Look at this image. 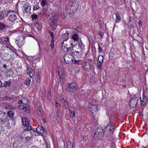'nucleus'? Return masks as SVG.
<instances>
[{"label": "nucleus", "mask_w": 148, "mask_h": 148, "mask_svg": "<svg viewBox=\"0 0 148 148\" xmlns=\"http://www.w3.org/2000/svg\"><path fill=\"white\" fill-rule=\"evenodd\" d=\"M77 3L75 1H71L66 5L65 8L67 12L72 14L77 9Z\"/></svg>", "instance_id": "1"}, {"label": "nucleus", "mask_w": 148, "mask_h": 148, "mask_svg": "<svg viewBox=\"0 0 148 148\" xmlns=\"http://www.w3.org/2000/svg\"><path fill=\"white\" fill-rule=\"evenodd\" d=\"M75 43V44L73 45V44L72 43H71L70 45L73 46V49L75 50L76 53H83L84 49V45L82 42V41H81Z\"/></svg>", "instance_id": "2"}, {"label": "nucleus", "mask_w": 148, "mask_h": 148, "mask_svg": "<svg viewBox=\"0 0 148 148\" xmlns=\"http://www.w3.org/2000/svg\"><path fill=\"white\" fill-rule=\"evenodd\" d=\"M88 107L89 109L92 113L97 111L99 109V107L97 105L96 102L95 100H93L91 103H89Z\"/></svg>", "instance_id": "3"}, {"label": "nucleus", "mask_w": 148, "mask_h": 148, "mask_svg": "<svg viewBox=\"0 0 148 148\" xmlns=\"http://www.w3.org/2000/svg\"><path fill=\"white\" fill-rule=\"evenodd\" d=\"M114 128L113 124L110 123L106 126L104 131V134H106L109 135L111 134Z\"/></svg>", "instance_id": "4"}, {"label": "nucleus", "mask_w": 148, "mask_h": 148, "mask_svg": "<svg viewBox=\"0 0 148 148\" xmlns=\"http://www.w3.org/2000/svg\"><path fill=\"white\" fill-rule=\"evenodd\" d=\"M22 123L25 126L24 129L26 130H30L32 129L31 127L29 126L30 122L28 119L25 118H22Z\"/></svg>", "instance_id": "5"}, {"label": "nucleus", "mask_w": 148, "mask_h": 148, "mask_svg": "<svg viewBox=\"0 0 148 148\" xmlns=\"http://www.w3.org/2000/svg\"><path fill=\"white\" fill-rule=\"evenodd\" d=\"M68 86L69 90L71 91L75 92L78 89L77 85L75 82H72L69 84Z\"/></svg>", "instance_id": "6"}, {"label": "nucleus", "mask_w": 148, "mask_h": 148, "mask_svg": "<svg viewBox=\"0 0 148 148\" xmlns=\"http://www.w3.org/2000/svg\"><path fill=\"white\" fill-rule=\"evenodd\" d=\"M104 134V131L103 132L102 129H98L95 133V137L97 138L98 140H100Z\"/></svg>", "instance_id": "7"}, {"label": "nucleus", "mask_w": 148, "mask_h": 148, "mask_svg": "<svg viewBox=\"0 0 148 148\" xmlns=\"http://www.w3.org/2000/svg\"><path fill=\"white\" fill-rule=\"evenodd\" d=\"M58 18V16L54 14H53L49 16V20L53 23L52 26L53 27L54 29L57 27V25L55 23V21Z\"/></svg>", "instance_id": "8"}, {"label": "nucleus", "mask_w": 148, "mask_h": 148, "mask_svg": "<svg viewBox=\"0 0 148 148\" xmlns=\"http://www.w3.org/2000/svg\"><path fill=\"white\" fill-rule=\"evenodd\" d=\"M138 101V98L135 96L132 98L129 103V105L130 108H134L137 105Z\"/></svg>", "instance_id": "9"}, {"label": "nucleus", "mask_w": 148, "mask_h": 148, "mask_svg": "<svg viewBox=\"0 0 148 148\" xmlns=\"http://www.w3.org/2000/svg\"><path fill=\"white\" fill-rule=\"evenodd\" d=\"M73 58V56L71 54H66L64 56V60L66 63H70L72 60Z\"/></svg>", "instance_id": "10"}, {"label": "nucleus", "mask_w": 148, "mask_h": 148, "mask_svg": "<svg viewBox=\"0 0 148 148\" xmlns=\"http://www.w3.org/2000/svg\"><path fill=\"white\" fill-rule=\"evenodd\" d=\"M10 14L9 16V20L12 22H14L17 18V16L16 15V14L13 11H10L8 12Z\"/></svg>", "instance_id": "11"}, {"label": "nucleus", "mask_w": 148, "mask_h": 148, "mask_svg": "<svg viewBox=\"0 0 148 148\" xmlns=\"http://www.w3.org/2000/svg\"><path fill=\"white\" fill-rule=\"evenodd\" d=\"M66 42L63 41L61 47V50L65 52H68L71 49V48L69 47L68 44Z\"/></svg>", "instance_id": "12"}, {"label": "nucleus", "mask_w": 148, "mask_h": 148, "mask_svg": "<svg viewBox=\"0 0 148 148\" xmlns=\"http://www.w3.org/2000/svg\"><path fill=\"white\" fill-rule=\"evenodd\" d=\"M63 33L62 34V39L63 40V41H64V42H66L67 40L69 39V32L67 31V30L66 29H63Z\"/></svg>", "instance_id": "13"}, {"label": "nucleus", "mask_w": 148, "mask_h": 148, "mask_svg": "<svg viewBox=\"0 0 148 148\" xmlns=\"http://www.w3.org/2000/svg\"><path fill=\"white\" fill-rule=\"evenodd\" d=\"M71 38L73 40L75 43L81 41V37L78 33H74L71 37Z\"/></svg>", "instance_id": "14"}, {"label": "nucleus", "mask_w": 148, "mask_h": 148, "mask_svg": "<svg viewBox=\"0 0 148 148\" xmlns=\"http://www.w3.org/2000/svg\"><path fill=\"white\" fill-rule=\"evenodd\" d=\"M23 10L26 12H29L31 10L30 5L28 2H26L23 5Z\"/></svg>", "instance_id": "15"}, {"label": "nucleus", "mask_w": 148, "mask_h": 148, "mask_svg": "<svg viewBox=\"0 0 148 148\" xmlns=\"http://www.w3.org/2000/svg\"><path fill=\"white\" fill-rule=\"evenodd\" d=\"M82 67L84 70L86 71H89L91 68L90 64L86 62H84L83 63Z\"/></svg>", "instance_id": "16"}, {"label": "nucleus", "mask_w": 148, "mask_h": 148, "mask_svg": "<svg viewBox=\"0 0 148 148\" xmlns=\"http://www.w3.org/2000/svg\"><path fill=\"white\" fill-rule=\"evenodd\" d=\"M19 108L22 109L25 112L28 113L29 112L30 107L28 104H25L23 105L19 106Z\"/></svg>", "instance_id": "17"}, {"label": "nucleus", "mask_w": 148, "mask_h": 148, "mask_svg": "<svg viewBox=\"0 0 148 148\" xmlns=\"http://www.w3.org/2000/svg\"><path fill=\"white\" fill-rule=\"evenodd\" d=\"M60 99L61 102L63 103L64 107L65 108H68L69 105L67 100L64 99L62 97H60Z\"/></svg>", "instance_id": "18"}, {"label": "nucleus", "mask_w": 148, "mask_h": 148, "mask_svg": "<svg viewBox=\"0 0 148 148\" xmlns=\"http://www.w3.org/2000/svg\"><path fill=\"white\" fill-rule=\"evenodd\" d=\"M24 27L22 26L17 29V33L20 36H22L23 38L24 37L25 35H23Z\"/></svg>", "instance_id": "19"}, {"label": "nucleus", "mask_w": 148, "mask_h": 148, "mask_svg": "<svg viewBox=\"0 0 148 148\" xmlns=\"http://www.w3.org/2000/svg\"><path fill=\"white\" fill-rule=\"evenodd\" d=\"M147 99L146 97L144 95L142 96V99H140L141 105L142 106H143L147 102Z\"/></svg>", "instance_id": "20"}, {"label": "nucleus", "mask_w": 148, "mask_h": 148, "mask_svg": "<svg viewBox=\"0 0 148 148\" xmlns=\"http://www.w3.org/2000/svg\"><path fill=\"white\" fill-rule=\"evenodd\" d=\"M5 114L2 111H0V121L1 122L5 121L6 116Z\"/></svg>", "instance_id": "21"}, {"label": "nucleus", "mask_w": 148, "mask_h": 148, "mask_svg": "<svg viewBox=\"0 0 148 148\" xmlns=\"http://www.w3.org/2000/svg\"><path fill=\"white\" fill-rule=\"evenodd\" d=\"M36 130L38 133H40L41 134H43L45 132V131H46V130H45L42 126H38L36 128Z\"/></svg>", "instance_id": "22"}, {"label": "nucleus", "mask_w": 148, "mask_h": 148, "mask_svg": "<svg viewBox=\"0 0 148 148\" xmlns=\"http://www.w3.org/2000/svg\"><path fill=\"white\" fill-rule=\"evenodd\" d=\"M69 109L71 117L72 118H75V111L73 108L72 107H71Z\"/></svg>", "instance_id": "23"}, {"label": "nucleus", "mask_w": 148, "mask_h": 148, "mask_svg": "<svg viewBox=\"0 0 148 148\" xmlns=\"http://www.w3.org/2000/svg\"><path fill=\"white\" fill-rule=\"evenodd\" d=\"M13 98L12 96L10 95L6 96L3 98V99L5 101H9L11 102L12 101V100Z\"/></svg>", "instance_id": "24"}, {"label": "nucleus", "mask_w": 148, "mask_h": 148, "mask_svg": "<svg viewBox=\"0 0 148 148\" xmlns=\"http://www.w3.org/2000/svg\"><path fill=\"white\" fill-rule=\"evenodd\" d=\"M10 81H5L3 84L2 87H9L10 86Z\"/></svg>", "instance_id": "25"}, {"label": "nucleus", "mask_w": 148, "mask_h": 148, "mask_svg": "<svg viewBox=\"0 0 148 148\" xmlns=\"http://www.w3.org/2000/svg\"><path fill=\"white\" fill-rule=\"evenodd\" d=\"M5 108L8 110H14L16 107L11 105H8L5 106Z\"/></svg>", "instance_id": "26"}, {"label": "nucleus", "mask_w": 148, "mask_h": 148, "mask_svg": "<svg viewBox=\"0 0 148 148\" xmlns=\"http://www.w3.org/2000/svg\"><path fill=\"white\" fill-rule=\"evenodd\" d=\"M115 15L116 16V22L118 23L120 21L121 18L120 15L117 13H116Z\"/></svg>", "instance_id": "27"}, {"label": "nucleus", "mask_w": 148, "mask_h": 148, "mask_svg": "<svg viewBox=\"0 0 148 148\" xmlns=\"http://www.w3.org/2000/svg\"><path fill=\"white\" fill-rule=\"evenodd\" d=\"M29 75L31 78H32L35 75V73L34 70L32 69L29 71Z\"/></svg>", "instance_id": "28"}, {"label": "nucleus", "mask_w": 148, "mask_h": 148, "mask_svg": "<svg viewBox=\"0 0 148 148\" xmlns=\"http://www.w3.org/2000/svg\"><path fill=\"white\" fill-rule=\"evenodd\" d=\"M5 27L6 26L5 25L2 23L0 22V31H1L4 29Z\"/></svg>", "instance_id": "29"}, {"label": "nucleus", "mask_w": 148, "mask_h": 148, "mask_svg": "<svg viewBox=\"0 0 148 148\" xmlns=\"http://www.w3.org/2000/svg\"><path fill=\"white\" fill-rule=\"evenodd\" d=\"M102 62L100 61H97V67L99 69V70H101L102 69Z\"/></svg>", "instance_id": "30"}, {"label": "nucleus", "mask_w": 148, "mask_h": 148, "mask_svg": "<svg viewBox=\"0 0 148 148\" xmlns=\"http://www.w3.org/2000/svg\"><path fill=\"white\" fill-rule=\"evenodd\" d=\"M17 147H21L22 145V144L21 141H15L13 143V145L14 146L15 145H17Z\"/></svg>", "instance_id": "31"}, {"label": "nucleus", "mask_w": 148, "mask_h": 148, "mask_svg": "<svg viewBox=\"0 0 148 148\" xmlns=\"http://www.w3.org/2000/svg\"><path fill=\"white\" fill-rule=\"evenodd\" d=\"M35 24V26L36 27V28L38 30H40L41 28V25L39 24L38 22L37 21Z\"/></svg>", "instance_id": "32"}, {"label": "nucleus", "mask_w": 148, "mask_h": 148, "mask_svg": "<svg viewBox=\"0 0 148 148\" xmlns=\"http://www.w3.org/2000/svg\"><path fill=\"white\" fill-rule=\"evenodd\" d=\"M40 4L42 7H43L47 5L48 3H47L45 0H43L41 1V3H40Z\"/></svg>", "instance_id": "33"}, {"label": "nucleus", "mask_w": 148, "mask_h": 148, "mask_svg": "<svg viewBox=\"0 0 148 148\" xmlns=\"http://www.w3.org/2000/svg\"><path fill=\"white\" fill-rule=\"evenodd\" d=\"M59 101V99L56 98L55 99V106L56 107L58 108V107H60V103L58 102V101Z\"/></svg>", "instance_id": "34"}, {"label": "nucleus", "mask_w": 148, "mask_h": 148, "mask_svg": "<svg viewBox=\"0 0 148 148\" xmlns=\"http://www.w3.org/2000/svg\"><path fill=\"white\" fill-rule=\"evenodd\" d=\"M71 62L73 63L77 64L79 62V60H76L73 57Z\"/></svg>", "instance_id": "35"}, {"label": "nucleus", "mask_w": 148, "mask_h": 148, "mask_svg": "<svg viewBox=\"0 0 148 148\" xmlns=\"http://www.w3.org/2000/svg\"><path fill=\"white\" fill-rule=\"evenodd\" d=\"M35 132L33 130H32V131L31 132H30V134H31V136H29V137H26L25 139L26 140H29L32 137V133H34Z\"/></svg>", "instance_id": "36"}, {"label": "nucleus", "mask_w": 148, "mask_h": 148, "mask_svg": "<svg viewBox=\"0 0 148 148\" xmlns=\"http://www.w3.org/2000/svg\"><path fill=\"white\" fill-rule=\"evenodd\" d=\"M31 79L29 78H27L25 81V84L27 85H29L31 82Z\"/></svg>", "instance_id": "37"}, {"label": "nucleus", "mask_w": 148, "mask_h": 148, "mask_svg": "<svg viewBox=\"0 0 148 148\" xmlns=\"http://www.w3.org/2000/svg\"><path fill=\"white\" fill-rule=\"evenodd\" d=\"M8 114L10 117H12L14 115V114L12 111H9L8 112Z\"/></svg>", "instance_id": "38"}, {"label": "nucleus", "mask_w": 148, "mask_h": 148, "mask_svg": "<svg viewBox=\"0 0 148 148\" xmlns=\"http://www.w3.org/2000/svg\"><path fill=\"white\" fill-rule=\"evenodd\" d=\"M90 81L92 83H94L96 81L95 78L94 77H92L90 79Z\"/></svg>", "instance_id": "39"}, {"label": "nucleus", "mask_w": 148, "mask_h": 148, "mask_svg": "<svg viewBox=\"0 0 148 148\" xmlns=\"http://www.w3.org/2000/svg\"><path fill=\"white\" fill-rule=\"evenodd\" d=\"M61 16L62 18H65L66 17L67 15L65 13L62 12L61 14Z\"/></svg>", "instance_id": "40"}, {"label": "nucleus", "mask_w": 148, "mask_h": 148, "mask_svg": "<svg viewBox=\"0 0 148 148\" xmlns=\"http://www.w3.org/2000/svg\"><path fill=\"white\" fill-rule=\"evenodd\" d=\"M39 8L38 7V4H36L33 7V10L34 11L36 10H38L39 9Z\"/></svg>", "instance_id": "41"}, {"label": "nucleus", "mask_w": 148, "mask_h": 148, "mask_svg": "<svg viewBox=\"0 0 148 148\" xmlns=\"http://www.w3.org/2000/svg\"><path fill=\"white\" fill-rule=\"evenodd\" d=\"M73 147V144L72 143L69 141L67 146V148H71Z\"/></svg>", "instance_id": "42"}, {"label": "nucleus", "mask_w": 148, "mask_h": 148, "mask_svg": "<svg viewBox=\"0 0 148 148\" xmlns=\"http://www.w3.org/2000/svg\"><path fill=\"white\" fill-rule=\"evenodd\" d=\"M103 60V56L101 55L99 56V57L97 61H100L102 62Z\"/></svg>", "instance_id": "43"}, {"label": "nucleus", "mask_w": 148, "mask_h": 148, "mask_svg": "<svg viewBox=\"0 0 148 148\" xmlns=\"http://www.w3.org/2000/svg\"><path fill=\"white\" fill-rule=\"evenodd\" d=\"M37 111L38 113L39 114H41L42 113V112L41 108L40 107H38L37 109Z\"/></svg>", "instance_id": "44"}, {"label": "nucleus", "mask_w": 148, "mask_h": 148, "mask_svg": "<svg viewBox=\"0 0 148 148\" xmlns=\"http://www.w3.org/2000/svg\"><path fill=\"white\" fill-rule=\"evenodd\" d=\"M23 103L26 104L28 102V100L26 98H22Z\"/></svg>", "instance_id": "45"}, {"label": "nucleus", "mask_w": 148, "mask_h": 148, "mask_svg": "<svg viewBox=\"0 0 148 148\" xmlns=\"http://www.w3.org/2000/svg\"><path fill=\"white\" fill-rule=\"evenodd\" d=\"M32 17L33 20L36 19L38 17L37 15L36 14L32 15Z\"/></svg>", "instance_id": "46"}, {"label": "nucleus", "mask_w": 148, "mask_h": 148, "mask_svg": "<svg viewBox=\"0 0 148 148\" xmlns=\"http://www.w3.org/2000/svg\"><path fill=\"white\" fill-rule=\"evenodd\" d=\"M80 71V69L79 67H77L75 68V73H78Z\"/></svg>", "instance_id": "47"}, {"label": "nucleus", "mask_w": 148, "mask_h": 148, "mask_svg": "<svg viewBox=\"0 0 148 148\" xmlns=\"http://www.w3.org/2000/svg\"><path fill=\"white\" fill-rule=\"evenodd\" d=\"M58 72L59 73V75L60 77L61 78H62V77H63V75H64L63 73L62 72H61L60 71H58Z\"/></svg>", "instance_id": "48"}, {"label": "nucleus", "mask_w": 148, "mask_h": 148, "mask_svg": "<svg viewBox=\"0 0 148 148\" xmlns=\"http://www.w3.org/2000/svg\"><path fill=\"white\" fill-rule=\"evenodd\" d=\"M98 45V51L99 53H100L101 52H102L103 51V50H102L101 49V46H100L99 44Z\"/></svg>", "instance_id": "49"}, {"label": "nucleus", "mask_w": 148, "mask_h": 148, "mask_svg": "<svg viewBox=\"0 0 148 148\" xmlns=\"http://www.w3.org/2000/svg\"><path fill=\"white\" fill-rule=\"evenodd\" d=\"M48 33L51 36V38H53L54 37V35L53 34V33L51 32L50 31H48Z\"/></svg>", "instance_id": "50"}, {"label": "nucleus", "mask_w": 148, "mask_h": 148, "mask_svg": "<svg viewBox=\"0 0 148 148\" xmlns=\"http://www.w3.org/2000/svg\"><path fill=\"white\" fill-rule=\"evenodd\" d=\"M4 17V14L3 13L0 12V19H2Z\"/></svg>", "instance_id": "51"}, {"label": "nucleus", "mask_w": 148, "mask_h": 148, "mask_svg": "<svg viewBox=\"0 0 148 148\" xmlns=\"http://www.w3.org/2000/svg\"><path fill=\"white\" fill-rule=\"evenodd\" d=\"M16 43L18 44V45L19 47L20 45L21 46L23 45L24 44V43L23 42L22 44H19L18 41H17L16 42Z\"/></svg>", "instance_id": "52"}, {"label": "nucleus", "mask_w": 148, "mask_h": 148, "mask_svg": "<svg viewBox=\"0 0 148 148\" xmlns=\"http://www.w3.org/2000/svg\"><path fill=\"white\" fill-rule=\"evenodd\" d=\"M18 103L19 104H21L23 103L22 98L21 99H19L18 100Z\"/></svg>", "instance_id": "53"}, {"label": "nucleus", "mask_w": 148, "mask_h": 148, "mask_svg": "<svg viewBox=\"0 0 148 148\" xmlns=\"http://www.w3.org/2000/svg\"><path fill=\"white\" fill-rule=\"evenodd\" d=\"M50 46L51 47V49H53L54 48V44H51L50 45Z\"/></svg>", "instance_id": "54"}, {"label": "nucleus", "mask_w": 148, "mask_h": 148, "mask_svg": "<svg viewBox=\"0 0 148 148\" xmlns=\"http://www.w3.org/2000/svg\"><path fill=\"white\" fill-rule=\"evenodd\" d=\"M98 34L102 37L103 36V33L101 32H100Z\"/></svg>", "instance_id": "55"}, {"label": "nucleus", "mask_w": 148, "mask_h": 148, "mask_svg": "<svg viewBox=\"0 0 148 148\" xmlns=\"http://www.w3.org/2000/svg\"><path fill=\"white\" fill-rule=\"evenodd\" d=\"M32 69L31 68L29 67L28 66L27 67V71H30V70H32Z\"/></svg>", "instance_id": "56"}, {"label": "nucleus", "mask_w": 148, "mask_h": 148, "mask_svg": "<svg viewBox=\"0 0 148 148\" xmlns=\"http://www.w3.org/2000/svg\"><path fill=\"white\" fill-rule=\"evenodd\" d=\"M4 40L6 42H8L9 41V38L8 37L5 38Z\"/></svg>", "instance_id": "57"}, {"label": "nucleus", "mask_w": 148, "mask_h": 148, "mask_svg": "<svg viewBox=\"0 0 148 148\" xmlns=\"http://www.w3.org/2000/svg\"><path fill=\"white\" fill-rule=\"evenodd\" d=\"M51 44H54V38H51Z\"/></svg>", "instance_id": "58"}, {"label": "nucleus", "mask_w": 148, "mask_h": 148, "mask_svg": "<svg viewBox=\"0 0 148 148\" xmlns=\"http://www.w3.org/2000/svg\"><path fill=\"white\" fill-rule=\"evenodd\" d=\"M60 113L59 111L57 110V116L59 118L60 117Z\"/></svg>", "instance_id": "59"}, {"label": "nucleus", "mask_w": 148, "mask_h": 148, "mask_svg": "<svg viewBox=\"0 0 148 148\" xmlns=\"http://www.w3.org/2000/svg\"><path fill=\"white\" fill-rule=\"evenodd\" d=\"M138 25L140 26H142V24L141 23V21H139L138 22Z\"/></svg>", "instance_id": "60"}, {"label": "nucleus", "mask_w": 148, "mask_h": 148, "mask_svg": "<svg viewBox=\"0 0 148 148\" xmlns=\"http://www.w3.org/2000/svg\"><path fill=\"white\" fill-rule=\"evenodd\" d=\"M3 68H4L5 69H6V67H7V65L6 64H4L3 66Z\"/></svg>", "instance_id": "61"}, {"label": "nucleus", "mask_w": 148, "mask_h": 148, "mask_svg": "<svg viewBox=\"0 0 148 148\" xmlns=\"http://www.w3.org/2000/svg\"><path fill=\"white\" fill-rule=\"evenodd\" d=\"M3 86V84L1 81H0V88Z\"/></svg>", "instance_id": "62"}, {"label": "nucleus", "mask_w": 148, "mask_h": 148, "mask_svg": "<svg viewBox=\"0 0 148 148\" xmlns=\"http://www.w3.org/2000/svg\"><path fill=\"white\" fill-rule=\"evenodd\" d=\"M38 77L39 79L41 77V75L40 74H39L38 75Z\"/></svg>", "instance_id": "63"}, {"label": "nucleus", "mask_w": 148, "mask_h": 148, "mask_svg": "<svg viewBox=\"0 0 148 148\" xmlns=\"http://www.w3.org/2000/svg\"><path fill=\"white\" fill-rule=\"evenodd\" d=\"M45 1H46L47 3L49 2L50 1V0H45Z\"/></svg>", "instance_id": "64"}]
</instances>
